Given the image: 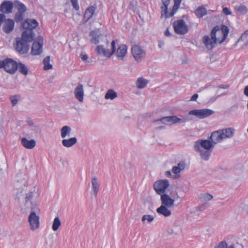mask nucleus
I'll return each instance as SVG.
<instances>
[{
	"label": "nucleus",
	"instance_id": "nucleus-45",
	"mask_svg": "<svg viewBox=\"0 0 248 248\" xmlns=\"http://www.w3.org/2000/svg\"><path fill=\"white\" fill-rule=\"evenodd\" d=\"M202 198L203 199V200H205V201H206V200L210 201L213 198V196L209 194L206 193V194H204L202 196Z\"/></svg>",
	"mask_w": 248,
	"mask_h": 248
},
{
	"label": "nucleus",
	"instance_id": "nucleus-33",
	"mask_svg": "<svg viewBox=\"0 0 248 248\" xmlns=\"http://www.w3.org/2000/svg\"><path fill=\"white\" fill-rule=\"evenodd\" d=\"M71 132V128L68 126H64L61 129V137L64 139L66 136H69Z\"/></svg>",
	"mask_w": 248,
	"mask_h": 248
},
{
	"label": "nucleus",
	"instance_id": "nucleus-34",
	"mask_svg": "<svg viewBox=\"0 0 248 248\" xmlns=\"http://www.w3.org/2000/svg\"><path fill=\"white\" fill-rule=\"evenodd\" d=\"M50 57H46L43 60V63L44 64V69L47 70L52 68V65L50 63Z\"/></svg>",
	"mask_w": 248,
	"mask_h": 248
},
{
	"label": "nucleus",
	"instance_id": "nucleus-15",
	"mask_svg": "<svg viewBox=\"0 0 248 248\" xmlns=\"http://www.w3.org/2000/svg\"><path fill=\"white\" fill-rule=\"evenodd\" d=\"M170 4V2H167L165 3V6L164 5V2L161 3L160 6L161 9V18H169L173 16L174 15H172V8H169V6Z\"/></svg>",
	"mask_w": 248,
	"mask_h": 248
},
{
	"label": "nucleus",
	"instance_id": "nucleus-50",
	"mask_svg": "<svg viewBox=\"0 0 248 248\" xmlns=\"http://www.w3.org/2000/svg\"><path fill=\"white\" fill-rule=\"evenodd\" d=\"M244 93L246 96H248V85L245 88Z\"/></svg>",
	"mask_w": 248,
	"mask_h": 248
},
{
	"label": "nucleus",
	"instance_id": "nucleus-31",
	"mask_svg": "<svg viewBox=\"0 0 248 248\" xmlns=\"http://www.w3.org/2000/svg\"><path fill=\"white\" fill-rule=\"evenodd\" d=\"M148 83V80L143 78H140L137 79L136 85L138 88L142 89L145 88Z\"/></svg>",
	"mask_w": 248,
	"mask_h": 248
},
{
	"label": "nucleus",
	"instance_id": "nucleus-9",
	"mask_svg": "<svg viewBox=\"0 0 248 248\" xmlns=\"http://www.w3.org/2000/svg\"><path fill=\"white\" fill-rule=\"evenodd\" d=\"M131 53L135 61L138 62H141L146 56L145 50L137 45H135L132 46Z\"/></svg>",
	"mask_w": 248,
	"mask_h": 248
},
{
	"label": "nucleus",
	"instance_id": "nucleus-21",
	"mask_svg": "<svg viewBox=\"0 0 248 248\" xmlns=\"http://www.w3.org/2000/svg\"><path fill=\"white\" fill-rule=\"evenodd\" d=\"M186 167L185 163L181 161L178 164L177 166H174L172 169V172L175 174L174 178L177 179L180 177V173L181 171L183 170Z\"/></svg>",
	"mask_w": 248,
	"mask_h": 248
},
{
	"label": "nucleus",
	"instance_id": "nucleus-4",
	"mask_svg": "<svg viewBox=\"0 0 248 248\" xmlns=\"http://www.w3.org/2000/svg\"><path fill=\"white\" fill-rule=\"evenodd\" d=\"M234 130L231 128L214 131L210 136V140L215 144L222 142L224 140L232 137Z\"/></svg>",
	"mask_w": 248,
	"mask_h": 248
},
{
	"label": "nucleus",
	"instance_id": "nucleus-8",
	"mask_svg": "<svg viewBox=\"0 0 248 248\" xmlns=\"http://www.w3.org/2000/svg\"><path fill=\"white\" fill-rule=\"evenodd\" d=\"M175 32L177 34H185L188 31V27L183 19H178L173 23Z\"/></svg>",
	"mask_w": 248,
	"mask_h": 248
},
{
	"label": "nucleus",
	"instance_id": "nucleus-48",
	"mask_svg": "<svg viewBox=\"0 0 248 248\" xmlns=\"http://www.w3.org/2000/svg\"><path fill=\"white\" fill-rule=\"evenodd\" d=\"M164 34L166 36L169 37L170 36V33L169 31V28H168L165 31Z\"/></svg>",
	"mask_w": 248,
	"mask_h": 248
},
{
	"label": "nucleus",
	"instance_id": "nucleus-44",
	"mask_svg": "<svg viewBox=\"0 0 248 248\" xmlns=\"http://www.w3.org/2000/svg\"><path fill=\"white\" fill-rule=\"evenodd\" d=\"M222 13L226 16L231 15L232 14V12L227 7L223 8Z\"/></svg>",
	"mask_w": 248,
	"mask_h": 248
},
{
	"label": "nucleus",
	"instance_id": "nucleus-28",
	"mask_svg": "<svg viewBox=\"0 0 248 248\" xmlns=\"http://www.w3.org/2000/svg\"><path fill=\"white\" fill-rule=\"evenodd\" d=\"M234 11L237 14L246 15L248 12V8L244 5H240L234 7Z\"/></svg>",
	"mask_w": 248,
	"mask_h": 248
},
{
	"label": "nucleus",
	"instance_id": "nucleus-47",
	"mask_svg": "<svg viewBox=\"0 0 248 248\" xmlns=\"http://www.w3.org/2000/svg\"><path fill=\"white\" fill-rule=\"evenodd\" d=\"M198 94L196 93L194 94L191 97L190 100L191 101H196L197 98H198Z\"/></svg>",
	"mask_w": 248,
	"mask_h": 248
},
{
	"label": "nucleus",
	"instance_id": "nucleus-10",
	"mask_svg": "<svg viewBox=\"0 0 248 248\" xmlns=\"http://www.w3.org/2000/svg\"><path fill=\"white\" fill-rule=\"evenodd\" d=\"M115 41L113 40L111 43V50L105 49L102 45H99L96 46L95 51L98 55H103L106 57L109 58L115 52Z\"/></svg>",
	"mask_w": 248,
	"mask_h": 248
},
{
	"label": "nucleus",
	"instance_id": "nucleus-26",
	"mask_svg": "<svg viewBox=\"0 0 248 248\" xmlns=\"http://www.w3.org/2000/svg\"><path fill=\"white\" fill-rule=\"evenodd\" d=\"M166 206L161 205L159 208H157L156 212L160 215L165 217H169L171 215V211Z\"/></svg>",
	"mask_w": 248,
	"mask_h": 248
},
{
	"label": "nucleus",
	"instance_id": "nucleus-5",
	"mask_svg": "<svg viewBox=\"0 0 248 248\" xmlns=\"http://www.w3.org/2000/svg\"><path fill=\"white\" fill-rule=\"evenodd\" d=\"M14 4L15 8L17 10L14 16L15 20L16 22H21L24 18L25 13L26 12L27 8L24 3L17 0H15Z\"/></svg>",
	"mask_w": 248,
	"mask_h": 248
},
{
	"label": "nucleus",
	"instance_id": "nucleus-12",
	"mask_svg": "<svg viewBox=\"0 0 248 248\" xmlns=\"http://www.w3.org/2000/svg\"><path fill=\"white\" fill-rule=\"evenodd\" d=\"M169 186L168 180H160L156 181L154 184V188L156 192L159 195L164 194L165 191Z\"/></svg>",
	"mask_w": 248,
	"mask_h": 248
},
{
	"label": "nucleus",
	"instance_id": "nucleus-27",
	"mask_svg": "<svg viewBox=\"0 0 248 248\" xmlns=\"http://www.w3.org/2000/svg\"><path fill=\"white\" fill-rule=\"evenodd\" d=\"M77 142V139L75 137L69 139H63L62 142V145L66 147H70L75 144Z\"/></svg>",
	"mask_w": 248,
	"mask_h": 248
},
{
	"label": "nucleus",
	"instance_id": "nucleus-55",
	"mask_svg": "<svg viewBox=\"0 0 248 248\" xmlns=\"http://www.w3.org/2000/svg\"><path fill=\"white\" fill-rule=\"evenodd\" d=\"M247 131H248V130H247Z\"/></svg>",
	"mask_w": 248,
	"mask_h": 248
},
{
	"label": "nucleus",
	"instance_id": "nucleus-16",
	"mask_svg": "<svg viewBox=\"0 0 248 248\" xmlns=\"http://www.w3.org/2000/svg\"><path fill=\"white\" fill-rule=\"evenodd\" d=\"M29 221L32 230L38 229L40 226L39 217L34 212H31L29 216Z\"/></svg>",
	"mask_w": 248,
	"mask_h": 248
},
{
	"label": "nucleus",
	"instance_id": "nucleus-46",
	"mask_svg": "<svg viewBox=\"0 0 248 248\" xmlns=\"http://www.w3.org/2000/svg\"><path fill=\"white\" fill-rule=\"evenodd\" d=\"M80 58L82 61H85L88 59V56L87 54H81L80 55Z\"/></svg>",
	"mask_w": 248,
	"mask_h": 248
},
{
	"label": "nucleus",
	"instance_id": "nucleus-38",
	"mask_svg": "<svg viewBox=\"0 0 248 248\" xmlns=\"http://www.w3.org/2000/svg\"><path fill=\"white\" fill-rule=\"evenodd\" d=\"M214 248H235L233 245H231L228 247L226 241H222L217 245Z\"/></svg>",
	"mask_w": 248,
	"mask_h": 248
},
{
	"label": "nucleus",
	"instance_id": "nucleus-39",
	"mask_svg": "<svg viewBox=\"0 0 248 248\" xmlns=\"http://www.w3.org/2000/svg\"><path fill=\"white\" fill-rule=\"evenodd\" d=\"M169 118V116L163 117L160 119L155 120V121H154V122H161L163 124H165L171 125L172 124L171 120H170Z\"/></svg>",
	"mask_w": 248,
	"mask_h": 248
},
{
	"label": "nucleus",
	"instance_id": "nucleus-23",
	"mask_svg": "<svg viewBox=\"0 0 248 248\" xmlns=\"http://www.w3.org/2000/svg\"><path fill=\"white\" fill-rule=\"evenodd\" d=\"M203 42L207 48L211 49L215 47V44H217V42L215 41V39L209 37L208 35H205L203 38Z\"/></svg>",
	"mask_w": 248,
	"mask_h": 248
},
{
	"label": "nucleus",
	"instance_id": "nucleus-11",
	"mask_svg": "<svg viewBox=\"0 0 248 248\" xmlns=\"http://www.w3.org/2000/svg\"><path fill=\"white\" fill-rule=\"evenodd\" d=\"M23 29L25 30L23 32L31 33L32 37H33V31L32 30L38 26V23L34 19H27L22 24Z\"/></svg>",
	"mask_w": 248,
	"mask_h": 248
},
{
	"label": "nucleus",
	"instance_id": "nucleus-20",
	"mask_svg": "<svg viewBox=\"0 0 248 248\" xmlns=\"http://www.w3.org/2000/svg\"><path fill=\"white\" fill-rule=\"evenodd\" d=\"M161 201L162 205L167 206V207H172L174 203V200L171 199L168 195L163 194L161 195Z\"/></svg>",
	"mask_w": 248,
	"mask_h": 248
},
{
	"label": "nucleus",
	"instance_id": "nucleus-53",
	"mask_svg": "<svg viewBox=\"0 0 248 248\" xmlns=\"http://www.w3.org/2000/svg\"><path fill=\"white\" fill-rule=\"evenodd\" d=\"M167 2H170V0H161V3L164 2V7L166 6L165 3H166Z\"/></svg>",
	"mask_w": 248,
	"mask_h": 248
},
{
	"label": "nucleus",
	"instance_id": "nucleus-32",
	"mask_svg": "<svg viewBox=\"0 0 248 248\" xmlns=\"http://www.w3.org/2000/svg\"><path fill=\"white\" fill-rule=\"evenodd\" d=\"M117 96V93L112 89L108 91L105 94V97L106 99H114Z\"/></svg>",
	"mask_w": 248,
	"mask_h": 248
},
{
	"label": "nucleus",
	"instance_id": "nucleus-17",
	"mask_svg": "<svg viewBox=\"0 0 248 248\" xmlns=\"http://www.w3.org/2000/svg\"><path fill=\"white\" fill-rule=\"evenodd\" d=\"M14 5V2L12 1L5 0L0 5V11L2 14H10L13 11Z\"/></svg>",
	"mask_w": 248,
	"mask_h": 248
},
{
	"label": "nucleus",
	"instance_id": "nucleus-37",
	"mask_svg": "<svg viewBox=\"0 0 248 248\" xmlns=\"http://www.w3.org/2000/svg\"><path fill=\"white\" fill-rule=\"evenodd\" d=\"M174 4L172 6V15H175L179 9L182 0H173Z\"/></svg>",
	"mask_w": 248,
	"mask_h": 248
},
{
	"label": "nucleus",
	"instance_id": "nucleus-14",
	"mask_svg": "<svg viewBox=\"0 0 248 248\" xmlns=\"http://www.w3.org/2000/svg\"><path fill=\"white\" fill-rule=\"evenodd\" d=\"M43 46V38L42 37H39L33 41L31 52L32 55H37L40 54L42 52Z\"/></svg>",
	"mask_w": 248,
	"mask_h": 248
},
{
	"label": "nucleus",
	"instance_id": "nucleus-2",
	"mask_svg": "<svg viewBox=\"0 0 248 248\" xmlns=\"http://www.w3.org/2000/svg\"><path fill=\"white\" fill-rule=\"evenodd\" d=\"M33 39L31 33L23 32L21 37L16 39L15 47L16 51L22 54L26 53L29 49V43L31 42Z\"/></svg>",
	"mask_w": 248,
	"mask_h": 248
},
{
	"label": "nucleus",
	"instance_id": "nucleus-18",
	"mask_svg": "<svg viewBox=\"0 0 248 248\" xmlns=\"http://www.w3.org/2000/svg\"><path fill=\"white\" fill-rule=\"evenodd\" d=\"M115 52L118 60H124L127 52V46L124 44L120 45Z\"/></svg>",
	"mask_w": 248,
	"mask_h": 248
},
{
	"label": "nucleus",
	"instance_id": "nucleus-13",
	"mask_svg": "<svg viewBox=\"0 0 248 248\" xmlns=\"http://www.w3.org/2000/svg\"><path fill=\"white\" fill-rule=\"evenodd\" d=\"M214 113V111L211 109L205 108L200 109H193L189 111L188 114L194 115L200 119L207 117Z\"/></svg>",
	"mask_w": 248,
	"mask_h": 248
},
{
	"label": "nucleus",
	"instance_id": "nucleus-6",
	"mask_svg": "<svg viewBox=\"0 0 248 248\" xmlns=\"http://www.w3.org/2000/svg\"><path fill=\"white\" fill-rule=\"evenodd\" d=\"M4 68V70L10 74L15 73L17 69V63L12 59L7 58L3 61L0 60V69Z\"/></svg>",
	"mask_w": 248,
	"mask_h": 248
},
{
	"label": "nucleus",
	"instance_id": "nucleus-54",
	"mask_svg": "<svg viewBox=\"0 0 248 248\" xmlns=\"http://www.w3.org/2000/svg\"><path fill=\"white\" fill-rule=\"evenodd\" d=\"M29 124H30V125H31V124H32L33 123H32V122L31 121V122H29Z\"/></svg>",
	"mask_w": 248,
	"mask_h": 248
},
{
	"label": "nucleus",
	"instance_id": "nucleus-25",
	"mask_svg": "<svg viewBox=\"0 0 248 248\" xmlns=\"http://www.w3.org/2000/svg\"><path fill=\"white\" fill-rule=\"evenodd\" d=\"M22 145L27 149H33L36 145V142L34 140H28L26 138H22L21 140Z\"/></svg>",
	"mask_w": 248,
	"mask_h": 248
},
{
	"label": "nucleus",
	"instance_id": "nucleus-30",
	"mask_svg": "<svg viewBox=\"0 0 248 248\" xmlns=\"http://www.w3.org/2000/svg\"><path fill=\"white\" fill-rule=\"evenodd\" d=\"M195 14L198 17L201 18L206 15V9L203 6H200L195 10Z\"/></svg>",
	"mask_w": 248,
	"mask_h": 248
},
{
	"label": "nucleus",
	"instance_id": "nucleus-1",
	"mask_svg": "<svg viewBox=\"0 0 248 248\" xmlns=\"http://www.w3.org/2000/svg\"><path fill=\"white\" fill-rule=\"evenodd\" d=\"M214 144L212 140H199L195 143L194 149L196 152L200 153L202 159L208 160Z\"/></svg>",
	"mask_w": 248,
	"mask_h": 248
},
{
	"label": "nucleus",
	"instance_id": "nucleus-19",
	"mask_svg": "<svg viewBox=\"0 0 248 248\" xmlns=\"http://www.w3.org/2000/svg\"><path fill=\"white\" fill-rule=\"evenodd\" d=\"M96 9V6L92 5L89 6L86 10L84 15V18L83 19V22L84 23H86L92 18V17L93 16L95 13Z\"/></svg>",
	"mask_w": 248,
	"mask_h": 248
},
{
	"label": "nucleus",
	"instance_id": "nucleus-35",
	"mask_svg": "<svg viewBox=\"0 0 248 248\" xmlns=\"http://www.w3.org/2000/svg\"><path fill=\"white\" fill-rule=\"evenodd\" d=\"M61 225V222L59 217H56L54 218L52 224V230L54 231H57L59 229V227H60Z\"/></svg>",
	"mask_w": 248,
	"mask_h": 248
},
{
	"label": "nucleus",
	"instance_id": "nucleus-7",
	"mask_svg": "<svg viewBox=\"0 0 248 248\" xmlns=\"http://www.w3.org/2000/svg\"><path fill=\"white\" fill-rule=\"evenodd\" d=\"M2 25V30L6 33L12 32L15 27V21L13 19L5 18V16L3 14H0V28Z\"/></svg>",
	"mask_w": 248,
	"mask_h": 248
},
{
	"label": "nucleus",
	"instance_id": "nucleus-41",
	"mask_svg": "<svg viewBox=\"0 0 248 248\" xmlns=\"http://www.w3.org/2000/svg\"><path fill=\"white\" fill-rule=\"evenodd\" d=\"M170 120H171V124H174L176 123H178L181 121V119L178 118L177 117L175 116H169Z\"/></svg>",
	"mask_w": 248,
	"mask_h": 248
},
{
	"label": "nucleus",
	"instance_id": "nucleus-51",
	"mask_svg": "<svg viewBox=\"0 0 248 248\" xmlns=\"http://www.w3.org/2000/svg\"><path fill=\"white\" fill-rule=\"evenodd\" d=\"M230 86L228 85H220V88L224 89H227L229 88Z\"/></svg>",
	"mask_w": 248,
	"mask_h": 248
},
{
	"label": "nucleus",
	"instance_id": "nucleus-49",
	"mask_svg": "<svg viewBox=\"0 0 248 248\" xmlns=\"http://www.w3.org/2000/svg\"><path fill=\"white\" fill-rule=\"evenodd\" d=\"M248 30H247L244 33H243V34L241 35L240 39H242V38L243 37H247V36L248 35Z\"/></svg>",
	"mask_w": 248,
	"mask_h": 248
},
{
	"label": "nucleus",
	"instance_id": "nucleus-22",
	"mask_svg": "<svg viewBox=\"0 0 248 248\" xmlns=\"http://www.w3.org/2000/svg\"><path fill=\"white\" fill-rule=\"evenodd\" d=\"M89 36L91 37L90 41L93 44H97L99 42L101 36L99 29H95L90 31Z\"/></svg>",
	"mask_w": 248,
	"mask_h": 248
},
{
	"label": "nucleus",
	"instance_id": "nucleus-43",
	"mask_svg": "<svg viewBox=\"0 0 248 248\" xmlns=\"http://www.w3.org/2000/svg\"><path fill=\"white\" fill-rule=\"evenodd\" d=\"M18 96L16 95L12 96L10 97V100L12 103L13 106L16 105L18 102Z\"/></svg>",
	"mask_w": 248,
	"mask_h": 248
},
{
	"label": "nucleus",
	"instance_id": "nucleus-40",
	"mask_svg": "<svg viewBox=\"0 0 248 248\" xmlns=\"http://www.w3.org/2000/svg\"><path fill=\"white\" fill-rule=\"evenodd\" d=\"M154 219V217L151 215H143L141 218L142 222H144L147 220L148 222H151Z\"/></svg>",
	"mask_w": 248,
	"mask_h": 248
},
{
	"label": "nucleus",
	"instance_id": "nucleus-24",
	"mask_svg": "<svg viewBox=\"0 0 248 248\" xmlns=\"http://www.w3.org/2000/svg\"><path fill=\"white\" fill-rule=\"evenodd\" d=\"M76 98L80 102L83 100L84 91L83 87L82 84H78L74 92Z\"/></svg>",
	"mask_w": 248,
	"mask_h": 248
},
{
	"label": "nucleus",
	"instance_id": "nucleus-42",
	"mask_svg": "<svg viewBox=\"0 0 248 248\" xmlns=\"http://www.w3.org/2000/svg\"><path fill=\"white\" fill-rule=\"evenodd\" d=\"M71 1L74 8L76 10L78 11L79 9V7L78 4V0H71Z\"/></svg>",
	"mask_w": 248,
	"mask_h": 248
},
{
	"label": "nucleus",
	"instance_id": "nucleus-3",
	"mask_svg": "<svg viewBox=\"0 0 248 248\" xmlns=\"http://www.w3.org/2000/svg\"><path fill=\"white\" fill-rule=\"evenodd\" d=\"M229 32V28L224 25H217L212 29L210 36L215 39L218 44L223 43L226 39Z\"/></svg>",
	"mask_w": 248,
	"mask_h": 248
},
{
	"label": "nucleus",
	"instance_id": "nucleus-36",
	"mask_svg": "<svg viewBox=\"0 0 248 248\" xmlns=\"http://www.w3.org/2000/svg\"><path fill=\"white\" fill-rule=\"evenodd\" d=\"M17 68L19 71L24 75H26L28 72V68L23 63H19L17 64Z\"/></svg>",
	"mask_w": 248,
	"mask_h": 248
},
{
	"label": "nucleus",
	"instance_id": "nucleus-52",
	"mask_svg": "<svg viewBox=\"0 0 248 248\" xmlns=\"http://www.w3.org/2000/svg\"><path fill=\"white\" fill-rule=\"evenodd\" d=\"M165 175L168 177H170L171 176V172L170 171H167L166 172H165Z\"/></svg>",
	"mask_w": 248,
	"mask_h": 248
},
{
	"label": "nucleus",
	"instance_id": "nucleus-29",
	"mask_svg": "<svg viewBox=\"0 0 248 248\" xmlns=\"http://www.w3.org/2000/svg\"><path fill=\"white\" fill-rule=\"evenodd\" d=\"M92 189L94 195L96 196L98 192L99 185L97 182V179L96 177H93L92 179Z\"/></svg>",
	"mask_w": 248,
	"mask_h": 248
}]
</instances>
